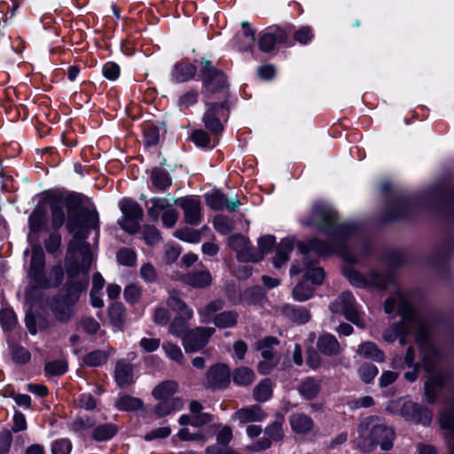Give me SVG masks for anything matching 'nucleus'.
Returning a JSON list of instances; mask_svg holds the SVG:
<instances>
[{
  "label": "nucleus",
  "instance_id": "obj_4",
  "mask_svg": "<svg viewBox=\"0 0 454 454\" xmlns=\"http://www.w3.org/2000/svg\"><path fill=\"white\" fill-rule=\"evenodd\" d=\"M399 314L402 317L400 323H396L391 329H387L383 333V339L387 342H393L398 335H408L412 331L416 332V336L424 329L428 322L424 317L416 314L411 307L403 300H400Z\"/></svg>",
  "mask_w": 454,
  "mask_h": 454
},
{
  "label": "nucleus",
  "instance_id": "obj_36",
  "mask_svg": "<svg viewBox=\"0 0 454 454\" xmlns=\"http://www.w3.org/2000/svg\"><path fill=\"white\" fill-rule=\"evenodd\" d=\"M232 380L239 386H249L254 381L255 374L252 369L241 366L233 371Z\"/></svg>",
  "mask_w": 454,
  "mask_h": 454
},
{
  "label": "nucleus",
  "instance_id": "obj_44",
  "mask_svg": "<svg viewBox=\"0 0 454 454\" xmlns=\"http://www.w3.org/2000/svg\"><path fill=\"white\" fill-rule=\"evenodd\" d=\"M51 224L55 231H58L65 223L66 215L59 201L51 203Z\"/></svg>",
  "mask_w": 454,
  "mask_h": 454
},
{
  "label": "nucleus",
  "instance_id": "obj_2",
  "mask_svg": "<svg viewBox=\"0 0 454 454\" xmlns=\"http://www.w3.org/2000/svg\"><path fill=\"white\" fill-rule=\"evenodd\" d=\"M303 224L315 226L332 238L329 242L318 239L300 242L298 250L301 256V262L293 263L290 273L298 275L304 272L306 280H310L313 285H322L325 274L323 268L317 266V257L343 251L344 239L356 231V226L353 223H339L336 212L325 205H315L310 218L304 221Z\"/></svg>",
  "mask_w": 454,
  "mask_h": 454
},
{
  "label": "nucleus",
  "instance_id": "obj_59",
  "mask_svg": "<svg viewBox=\"0 0 454 454\" xmlns=\"http://www.w3.org/2000/svg\"><path fill=\"white\" fill-rule=\"evenodd\" d=\"M61 245V235L57 231L51 233L49 238L44 241V247L49 254L57 252Z\"/></svg>",
  "mask_w": 454,
  "mask_h": 454
},
{
  "label": "nucleus",
  "instance_id": "obj_24",
  "mask_svg": "<svg viewBox=\"0 0 454 454\" xmlns=\"http://www.w3.org/2000/svg\"><path fill=\"white\" fill-rule=\"evenodd\" d=\"M294 250V241L290 239H282L279 243L275 256L272 258V262L275 268L279 269L288 260L289 254Z\"/></svg>",
  "mask_w": 454,
  "mask_h": 454
},
{
  "label": "nucleus",
  "instance_id": "obj_16",
  "mask_svg": "<svg viewBox=\"0 0 454 454\" xmlns=\"http://www.w3.org/2000/svg\"><path fill=\"white\" fill-rule=\"evenodd\" d=\"M317 348L321 354L327 356H337L342 352L340 344L335 336L330 333H324L318 337Z\"/></svg>",
  "mask_w": 454,
  "mask_h": 454
},
{
  "label": "nucleus",
  "instance_id": "obj_7",
  "mask_svg": "<svg viewBox=\"0 0 454 454\" xmlns=\"http://www.w3.org/2000/svg\"><path fill=\"white\" fill-rule=\"evenodd\" d=\"M330 309L333 313H341L345 317L360 328L365 326L359 311L356 308V301L349 292L341 293L338 298L331 303Z\"/></svg>",
  "mask_w": 454,
  "mask_h": 454
},
{
  "label": "nucleus",
  "instance_id": "obj_5",
  "mask_svg": "<svg viewBox=\"0 0 454 454\" xmlns=\"http://www.w3.org/2000/svg\"><path fill=\"white\" fill-rule=\"evenodd\" d=\"M430 330L431 326L429 322H427L424 329H420V332L416 336V341L422 355L421 365L427 372L435 370L438 360L441 356L440 352L436 349L429 339Z\"/></svg>",
  "mask_w": 454,
  "mask_h": 454
},
{
  "label": "nucleus",
  "instance_id": "obj_21",
  "mask_svg": "<svg viewBox=\"0 0 454 454\" xmlns=\"http://www.w3.org/2000/svg\"><path fill=\"white\" fill-rule=\"evenodd\" d=\"M183 281L195 288H205L211 285L212 278L207 270H196L185 274Z\"/></svg>",
  "mask_w": 454,
  "mask_h": 454
},
{
  "label": "nucleus",
  "instance_id": "obj_12",
  "mask_svg": "<svg viewBox=\"0 0 454 454\" xmlns=\"http://www.w3.org/2000/svg\"><path fill=\"white\" fill-rule=\"evenodd\" d=\"M285 419L282 415H278L273 422L264 428L266 438H261L252 446L255 451H262L271 447L272 442H281L285 437L283 425Z\"/></svg>",
  "mask_w": 454,
  "mask_h": 454
},
{
  "label": "nucleus",
  "instance_id": "obj_43",
  "mask_svg": "<svg viewBox=\"0 0 454 454\" xmlns=\"http://www.w3.org/2000/svg\"><path fill=\"white\" fill-rule=\"evenodd\" d=\"M315 289L312 286L306 283V281L299 282L293 289V297L298 301H304L311 298L314 294Z\"/></svg>",
  "mask_w": 454,
  "mask_h": 454
},
{
  "label": "nucleus",
  "instance_id": "obj_33",
  "mask_svg": "<svg viewBox=\"0 0 454 454\" xmlns=\"http://www.w3.org/2000/svg\"><path fill=\"white\" fill-rule=\"evenodd\" d=\"M168 306L178 315H185L186 317H192L193 312L189 309L186 303L180 298V294L176 291H172L167 301Z\"/></svg>",
  "mask_w": 454,
  "mask_h": 454
},
{
  "label": "nucleus",
  "instance_id": "obj_51",
  "mask_svg": "<svg viewBox=\"0 0 454 454\" xmlns=\"http://www.w3.org/2000/svg\"><path fill=\"white\" fill-rule=\"evenodd\" d=\"M175 236L181 240L198 243L201 239V234L199 231L185 227L176 231Z\"/></svg>",
  "mask_w": 454,
  "mask_h": 454
},
{
  "label": "nucleus",
  "instance_id": "obj_37",
  "mask_svg": "<svg viewBox=\"0 0 454 454\" xmlns=\"http://www.w3.org/2000/svg\"><path fill=\"white\" fill-rule=\"evenodd\" d=\"M47 220L46 212L43 207H36L28 218L30 231L39 232L45 225Z\"/></svg>",
  "mask_w": 454,
  "mask_h": 454
},
{
  "label": "nucleus",
  "instance_id": "obj_22",
  "mask_svg": "<svg viewBox=\"0 0 454 454\" xmlns=\"http://www.w3.org/2000/svg\"><path fill=\"white\" fill-rule=\"evenodd\" d=\"M292 430L296 434H308L314 427L312 419L304 413H294L289 417Z\"/></svg>",
  "mask_w": 454,
  "mask_h": 454
},
{
  "label": "nucleus",
  "instance_id": "obj_45",
  "mask_svg": "<svg viewBox=\"0 0 454 454\" xmlns=\"http://www.w3.org/2000/svg\"><path fill=\"white\" fill-rule=\"evenodd\" d=\"M254 398L258 402L267 401L272 395L271 382L269 379L262 380L254 388Z\"/></svg>",
  "mask_w": 454,
  "mask_h": 454
},
{
  "label": "nucleus",
  "instance_id": "obj_23",
  "mask_svg": "<svg viewBox=\"0 0 454 454\" xmlns=\"http://www.w3.org/2000/svg\"><path fill=\"white\" fill-rule=\"evenodd\" d=\"M159 401V403L156 404L153 409V412L157 418L166 417L176 411L181 410L184 405L181 398H167Z\"/></svg>",
  "mask_w": 454,
  "mask_h": 454
},
{
  "label": "nucleus",
  "instance_id": "obj_8",
  "mask_svg": "<svg viewBox=\"0 0 454 454\" xmlns=\"http://www.w3.org/2000/svg\"><path fill=\"white\" fill-rule=\"evenodd\" d=\"M203 85L209 93L218 92L227 87L226 77L223 72L213 67L210 60H204L200 70Z\"/></svg>",
  "mask_w": 454,
  "mask_h": 454
},
{
  "label": "nucleus",
  "instance_id": "obj_17",
  "mask_svg": "<svg viewBox=\"0 0 454 454\" xmlns=\"http://www.w3.org/2000/svg\"><path fill=\"white\" fill-rule=\"evenodd\" d=\"M410 212L407 200H398L388 204L384 213L385 221H395L405 218Z\"/></svg>",
  "mask_w": 454,
  "mask_h": 454
},
{
  "label": "nucleus",
  "instance_id": "obj_41",
  "mask_svg": "<svg viewBox=\"0 0 454 454\" xmlns=\"http://www.w3.org/2000/svg\"><path fill=\"white\" fill-rule=\"evenodd\" d=\"M141 399L128 395L121 396L115 403V406L120 411H133L142 407Z\"/></svg>",
  "mask_w": 454,
  "mask_h": 454
},
{
  "label": "nucleus",
  "instance_id": "obj_3",
  "mask_svg": "<svg viewBox=\"0 0 454 454\" xmlns=\"http://www.w3.org/2000/svg\"><path fill=\"white\" fill-rule=\"evenodd\" d=\"M357 437L353 441L356 449L367 454L374 451L379 445L383 451L394 446L395 431L376 416L365 418L357 427Z\"/></svg>",
  "mask_w": 454,
  "mask_h": 454
},
{
  "label": "nucleus",
  "instance_id": "obj_57",
  "mask_svg": "<svg viewBox=\"0 0 454 454\" xmlns=\"http://www.w3.org/2000/svg\"><path fill=\"white\" fill-rule=\"evenodd\" d=\"M369 284L377 286L380 289H385L392 282V277L388 274L372 273L370 276Z\"/></svg>",
  "mask_w": 454,
  "mask_h": 454
},
{
  "label": "nucleus",
  "instance_id": "obj_1",
  "mask_svg": "<svg viewBox=\"0 0 454 454\" xmlns=\"http://www.w3.org/2000/svg\"><path fill=\"white\" fill-rule=\"evenodd\" d=\"M67 220L66 228L73 234L68 243V253L78 252L82 262H72L67 268L68 280L64 293L52 295L47 301L48 308L54 320L67 325L75 316V305L80 294L89 285L88 270L92 262L90 245L85 242L90 229L98 230L99 217L96 210L82 207V199L78 195L67 198Z\"/></svg>",
  "mask_w": 454,
  "mask_h": 454
},
{
  "label": "nucleus",
  "instance_id": "obj_49",
  "mask_svg": "<svg viewBox=\"0 0 454 454\" xmlns=\"http://www.w3.org/2000/svg\"><path fill=\"white\" fill-rule=\"evenodd\" d=\"M214 227L221 234L226 235L235 228L234 222L225 215H216L214 219Z\"/></svg>",
  "mask_w": 454,
  "mask_h": 454
},
{
  "label": "nucleus",
  "instance_id": "obj_31",
  "mask_svg": "<svg viewBox=\"0 0 454 454\" xmlns=\"http://www.w3.org/2000/svg\"><path fill=\"white\" fill-rule=\"evenodd\" d=\"M239 313L235 310H225L215 315L214 325L218 328H232L238 324Z\"/></svg>",
  "mask_w": 454,
  "mask_h": 454
},
{
  "label": "nucleus",
  "instance_id": "obj_34",
  "mask_svg": "<svg viewBox=\"0 0 454 454\" xmlns=\"http://www.w3.org/2000/svg\"><path fill=\"white\" fill-rule=\"evenodd\" d=\"M439 422L442 428L445 430L446 437L454 440V408L443 411L440 415ZM450 454H454V446Z\"/></svg>",
  "mask_w": 454,
  "mask_h": 454
},
{
  "label": "nucleus",
  "instance_id": "obj_40",
  "mask_svg": "<svg viewBox=\"0 0 454 454\" xmlns=\"http://www.w3.org/2000/svg\"><path fill=\"white\" fill-rule=\"evenodd\" d=\"M117 433V427L107 423L96 427L92 431V437L98 442L106 441L114 437Z\"/></svg>",
  "mask_w": 454,
  "mask_h": 454
},
{
  "label": "nucleus",
  "instance_id": "obj_42",
  "mask_svg": "<svg viewBox=\"0 0 454 454\" xmlns=\"http://www.w3.org/2000/svg\"><path fill=\"white\" fill-rule=\"evenodd\" d=\"M109 317L111 323L116 327H121L126 319L125 308L121 303L116 302L110 306Z\"/></svg>",
  "mask_w": 454,
  "mask_h": 454
},
{
  "label": "nucleus",
  "instance_id": "obj_56",
  "mask_svg": "<svg viewBox=\"0 0 454 454\" xmlns=\"http://www.w3.org/2000/svg\"><path fill=\"white\" fill-rule=\"evenodd\" d=\"M359 376L361 380L366 383H371L375 376L378 374V368L371 364H364L360 366L358 370Z\"/></svg>",
  "mask_w": 454,
  "mask_h": 454
},
{
  "label": "nucleus",
  "instance_id": "obj_10",
  "mask_svg": "<svg viewBox=\"0 0 454 454\" xmlns=\"http://www.w3.org/2000/svg\"><path fill=\"white\" fill-rule=\"evenodd\" d=\"M228 244L237 253L240 262H257L262 260V253L251 246L250 241L241 234H234L229 238Z\"/></svg>",
  "mask_w": 454,
  "mask_h": 454
},
{
  "label": "nucleus",
  "instance_id": "obj_38",
  "mask_svg": "<svg viewBox=\"0 0 454 454\" xmlns=\"http://www.w3.org/2000/svg\"><path fill=\"white\" fill-rule=\"evenodd\" d=\"M152 206L147 208V214L151 220L154 223L158 222L160 217V210L166 211L172 208L170 202L166 198H153L151 200Z\"/></svg>",
  "mask_w": 454,
  "mask_h": 454
},
{
  "label": "nucleus",
  "instance_id": "obj_27",
  "mask_svg": "<svg viewBox=\"0 0 454 454\" xmlns=\"http://www.w3.org/2000/svg\"><path fill=\"white\" fill-rule=\"evenodd\" d=\"M356 352L361 357L365 359H372L376 362H383L385 359L384 352L378 348L375 343L371 341L361 343Z\"/></svg>",
  "mask_w": 454,
  "mask_h": 454
},
{
  "label": "nucleus",
  "instance_id": "obj_52",
  "mask_svg": "<svg viewBox=\"0 0 454 454\" xmlns=\"http://www.w3.org/2000/svg\"><path fill=\"white\" fill-rule=\"evenodd\" d=\"M28 276L34 287L39 288H51V280H48L44 270H28Z\"/></svg>",
  "mask_w": 454,
  "mask_h": 454
},
{
  "label": "nucleus",
  "instance_id": "obj_46",
  "mask_svg": "<svg viewBox=\"0 0 454 454\" xmlns=\"http://www.w3.org/2000/svg\"><path fill=\"white\" fill-rule=\"evenodd\" d=\"M206 202L208 207L214 210H222L226 204V197L220 191H215L212 193L205 195Z\"/></svg>",
  "mask_w": 454,
  "mask_h": 454
},
{
  "label": "nucleus",
  "instance_id": "obj_32",
  "mask_svg": "<svg viewBox=\"0 0 454 454\" xmlns=\"http://www.w3.org/2000/svg\"><path fill=\"white\" fill-rule=\"evenodd\" d=\"M224 305L225 302L223 299H215L200 308L198 313L201 317V322L204 324L209 323L213 320V316L216 312L221 311L224 308Z\"/></svg>",
  "mask_w": 454,
  "mask_h": 454
},
{
  "label": "nucleus",
  "instance_id": "obj_13",
  "mask_svg": "<svg viewBox=\"0 0 454 454\" xmlns=\"http://www.w3.org/2000/svg\"><path fill=\"white\" fill-rule=\"evenodd\" d=\"M230 380L229 367L223 364H217L211 366L207 372L205 386L213 390L222 389L229 385Z\"/></svg>",
  "mask_w": 454,
  "mask_h": 454
},
{
  "label": "nucleus",
  "instance_id": "obj_53",
  "mask_svg": "<svg viewBox=\"0 0 454 454\" xmlns=\"http://www.w3.org/2000/svg\"><path fill=\"white\" fill-rule=\"evenodd\" d=\"M0 324L5 331H10L15 327L17 317L14 311L11 309H2L0 312Z\"/></svg>",
  "mask_w": 454,
  "mask_h": 454
},
{
  "label": "nucleus",
  "instance_id": "obj_55",
  "mask_svg": "<svg viewBox=\"0 0 454 454\" xmlns=\"http://www.w3.org/2000/svg\"><path fill=\"white\" fill-rule=\"evenodd\" d=\"M143 239L148 245H154L160 241L161 236L159 230L153 225H145L142 230Z\"/></svg>",
  "mask_w": 454,
  "mask_h": 454
},
{
  "label": "nucleus",
  "instance_id": "obj_18",
  "mask_svg": "<svg viewBox=\"0 0 454 454\" xmlns=\"http://www.w3.org/2000/svg\"><path fill=\"white\" fill-rule=\"evenodd\" d=\"M266 417L267 414L262 411V407L256 404L239 409L234 414V418L242 424L262 421Z\"/></svg>",
  "mask_w": 454,
  "mask_h": 454
},
{
  "label": "nucleus",
  "instance_id": "obj_25",
  "mask_svg": "<svg viewBox=\"0 0 454 454\" xmlns=\"http://www.w3.org/2000/svg\"><path fill=\"white\" fill-rule=\"evenodd\" d=\"M178 390V383L175 380H168L158 384L152 392L153 396L157 400H165L174 398L173 395Z\"/></svg>",
  "mask_w": 454,
  "mask_h": 454
},
{
  "label": "nucleus",
  "instance_id": "obj_58",
  "mask_svg": "<svg viewBox=\"0 0 454 454\" xmlns=\"http://www.w3.org/2000/svg\"><path fill=\"white\" fill-rule=\"evenodd\" d=\"M67 364L65 361L56 360L45 364V372L49 375H61L66 372Z\"/></svg>",
  "mask_w": 454,
  "mask_h": 454
},
{
  "label": "nucleus",
  "instance_id": "obj_19",
  "mask_svg": "<svg viewBox=\"0 0 454 454\" xmlns=\"http://www.w3.org/2000/svg\"><path fill=\"white\" fill-rule=\"evenodd\" d=\"M287 35L284 30L277 28L275 34L264 33L260 35L258 45L262 51L270 52L274 49L277 43H285Z\"/></svg>",
  "mask_w": 454,
  "mask_h": 454
},
{
  "label": "nucleus",
  "instance_id": "obj_63",
  "mask_svg": "<svg viewBox=\"0 0 454 454\" xmlns=\"http://www.w3.org/2000/svg\"><path fill=\"white\" fill-rule=\"evenodd\" d=\"M275 242V237L271 235H266L260 238L258 240L259 249L257 250V253H262L263 257L265 254L270 253L272 250Z\"/></svg>",
  "mask_w": 454,
  "mask_h": 454
},
{
  "label": "nucleus",
  "instance_id": "obj_6",
  "mask_svg": "<svg viewBox=\"0 0 454 454\" xmlns=\"http://www.w3.org/2000/svg\"><path fill=\"white\" fill-rule=\"evenodd\" d=\"M119 207L123 215V219L119 222L121 228L130 234L137 233L140 231V221L144 216L141 206L131 200H122Z\"/></svg>",
  "mask_w": 454,
  "mask_h": 454
},
{
  "label": "nucleus",
  "instance_id": "obj_39",
  "mask_svg": "<svg viewBox=\"0 0 454 454\" xmlns=\"http://www.w3.org/2000/svg\"><path fill=\"white\" fill-rule=\"evenodd\" d=\"M150 177L153 185L159 191H164L172 184L168 174L166 171L157 168L152 169Z\"/></svg>",
  "mask_w": 454,
  "mask_h": 454
},
{
  "label": "nucleus",
  "instance_id": "obj_60",
  "mask_svg": "<svg viewBox=\"0 0 454 454\" xmlns=\"http://www.w3.org/2000/svg\"><path fill=\"white\" fill-rule=\"evenodd\" d=\"M72 450V443L68 439H59L51 444L52 454H69Z\"/></svg>",
  "mask_w": 454,
  "mask_h": 454
},
{
  "label": "nucleus",
  "instance_id": "obj_50",
  "mask_svg": "<svg viewBox=\"0 0 454 454\" xmlns=\"http://www.w3.org/2000/svg\"><path fill=\"white\" fill-rule=\"evenodd\" d=\"M117 261L120 264L132 267L136 264L137 254L132 249L122 247L116 254Z\"/></svg>",
  "mask_w": 454,
  "mask_h": 454
},
{
  "label": "nucleus",
  "instance_id": "obj_11",
  "mask_svg": "<svg viewBox=\"0 0 454 454\" xmlns=\"http://www.w3.org/2000/svg\"><path fill=\"white\" fill-rule=\"evenodd\" d=\"M215 332V329L213 327L202 326L189 330L182 340L185 351L192 353L200 350L207 344Z\"/></svg>",
  "mask_w": 454,
  "mask_h": 454
},
{
  "label": "nucleus",
  "instance_id": "obj_20",
  "mask_svg": "<svg viewBox=\"0 0 454 454\" xmlns=\"http://www.w3.org/2000/svg\"><path fill=\"white\" fill-rule=\"evenodd\" d=\"M115 380L118 386L124 387L133 382V366L125 360L117 362L114 370Z\"/></svg>",
  "mask_w": 454,
  "mask_h": 454
},
{
  "label": "nucleus",
  "instance_id": "obj_29",
  "mask_svg": "<svg viewBox=\"0 0 454 454\" xmlns=\"http://www.w3.org/2000/svg\"><path fill=\"white\" fill-rule=\"evenodd\" d=\"M279 344V340L273 336H267L255 343V348L261 352L263 359L279 358L273 351V348Z\"/></svg>",
  "mask_w": 454,
  "mask_h": 454
},
{
  "label": "nucleus",
  "instance_id": "obj_35",
  "mask_svg": "<svg viewBox=\"0 0 454 454\" xmlns=\"http://www.w3.org/2000/svg\"><path fill=\"white\" fill-rule=\"evenodd\" d=\"M192 317H186L185 315H178L173 318L168 326V333L175 337L184 339V336L189 331L188 321Z\"/></svg>",
  "mask_w": 454,
  "mask_h": 454
},
{
  "label": "nucleus",
  "instance_id": "obj_64",
  "mask_svg": "<svg viewBox=\"0 0 454 454\" xmlns=\"http://www.w3.org/2000/svg\"><path fill=\"white\" fill-rule=\"evenodd\" d=\"M191 140L198 146L209 147L210 138L207 132L202 129L194 130L191 134Z\"/></svg>",
  "mask_w": 454,
  "mask_h": 454
},
{
  "label": "nucleus",
  "instance_id": "obj_14",
  "mask_svg": "<svg viewBox=\"0 0 454 454\" xmlns=\"http://www.w3.org/2000/svg\"><path fill=\"white\" fill-rule=\"evenodd\" d=\"M175 202L178 201L180 207L184 210V218L186 223L191 225H198L201 220V207L198 199L193 197H184L179 200H174Z\"/></svg>",
  "mask_w": 454,
  "mask_h": 454
},
{
  "label": "nucleus",
  "instance_id": "obj_15",
  "mask_svg": "<svg viewBox=\"0 0 454 454\" xmlns=\"http://www.w3.org/2000/svg\"><path fill=\"white\" fill-rule=\"evenodd\" d=\"M227 294L234 304H238L243 301L249 305H255L261 303L265 299V292L261 286L247 288L237 297L231 295L230 294V290H228Z\"/></svg>",
  "mask_w": 454,
  "mask_h": 454
},
{
  "label": "nucleus",
  "instance_id": "obj_62",
  "mask_svg": "<svg viewBox=\"0 0 454 454\" xmlns=\"http://www.w3.org/2000/svg\"><path fill=\"white\" fill-rule=\"evenodd\" d=\"M449 379H450V375L447 372L440 371L434 374H432L428 378L427 382L432 383L434 387H438L439 389H442L445 387Z\"/></svg>",
  "mask_w": 454,
  "mask_h": 454
},
{
  "label": "nucleus",
  "instance_id": "obj_54",
  "mask_svg": "<svg viewBox=\"0 0 454 454\" xmlns=\"http://www.w3.org/2000/svg\"><path fill=\"white\" fill-rule=\"evenodd\" d=\"M107 360V354L103 350H95L83 357L84 364L90 366H99Z\"/></svg>",
  "mask_w": 454,
  "mask_h": 454
},
{
  "label": "nucleus",
  "instance_id": "obj_61",
  "mask_svg": "<svg viewBox=\"0 0 454 454\" xmlns=\"http://www.w3.org/2000/svg\"><path fill=\"white\" fill-rule=\"evenodd\" d=\"M144 136L147 146L155 145L160 139L159 129L155 126H147L144 129Z\"/></svg>",
  "mask_w": 454,
  "mask_h": 454
},
{
  "label": "nucleus",
  "instance_id": "obj_28",
  "mask_svg": "<svg viewBox=\"0 0 454 454\" xmlns=\"http://www.w3.org/2000/svg\"><path fill=\"white\" fill-rule=\"evenodd\" d=\"M320 388V380L308 377L301 380L298 391L304 398L312 400L318 395Z\"/></svg>",
  "mask_w": 454,
  "mask_h": 454
},
{
  "label": "nucleus",
  "instance_id": "obj_48",
  "mask_svg": "<svg viewBox=\"0 0 454 454\" xmlns=\"http://www.w3.org/2000/svg\"><path fill=\"white\" fill-rule=\"evenodd\" d=\"M162 349L164 350L167 356L171 360L180 364H184V356L180 347H178L176 344H174L170 341H165L162 344Z\"/></svg>",
  "mask_w": 454,
  "mask_h": 454
},
{
  "label": "nucleus",
  "instance_id": "obj_47",
  "mask_svg": "<svg viewBox=\"0 0 454 454\" xmlns=\"http://www.w3.org/2000/svg\"><path fill=\"white\" fill-rule=\"evenodd\" d=\"M45 267V255L43 248L40 246H35L32 248V257L29 266V270H41Z\"/></svg>",
  "mask_w": 454,
  "mask_h": 454
},
{
  "label": "nucleus",
  "instance_id": "obj_9",
  "mask_svg": "<svg viewBox=\"0 0 454 454\" xmlns=\"http://www.w3.org/2000/svg\"><path fill=\"white\" fill-rule=\"evenodd\" d=\"M207 108L203 116L205 127L214 134H219L223 130V125L221 118L227 117L229 114V107L227 101L221 103L207 104Z\"/></svg>",
  "mask_w": 454,
  "mask_h": 454
},
{
  "label": "nucleus",
  "instance_id": "obj_26",
  "mask_svg": "<svg viewBox=\"0 0 454 454\" xmlns=\"http://www.w3.org/2000/svg\"><path fill=\"white\" fill-rule=\"evenodd\" d=\"M281 310L286 317L298 324H305L310 319L309 311L303 307L286 304Z\"/></svg>",
  "mask_w": 454,
  "mask_h": 454
},
{
  "label": "nucleus",
  "instance_id": "obj_30",
  "mask_svg": "<svg viewBox=\"0 0 454 454\" xmlns=\"http://www.w3.org/2000/svg\"><path fill=\"white\" fill-rule=\"evenodd\" d=\"M197 73V67L188 62L177 63L174 67L173 78L177 82H184L192 79Z\"/></svg>",
  "mask_w": 454,
  "mask_h": 454
}]
</instances>
